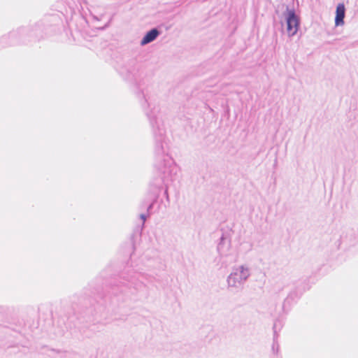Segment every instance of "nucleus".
I'll return each instance as SVG.
<instances>
[{
    "mask_svg": "<svg viewBox=\"0 0 358 358\" xmlns=\"http://www.w3.org/2000/svg\"><path fill=\"white\" fill-rule=\"evenodd\" d=\"M345 8L343 3H339L336 7L335 24L336 26H342L344 24Z\"/></svg>",
    "mask_w": 358,
    "mask_h": 358,
    "instance_id": "f03ea898",
    "label": "nucleus"
},
{
    "mask_svg": "<svg viewBox=\"0 0 358 358\" xmlns=\"http://www.w3.org/2000/svg\"><path fill=\"white\" fill-rule=\"evenodd\" d=\"M249 275V272L248 269L244 268L243 266L240 268V278L241 280H246V278Z\"/></svg>",
    "mask_w": 358,
    "mask_h": 358,
    "instance_id": "20e7f679",
    "label": "nucleus"
},
{
    "mask_svg": "<svg viewBox=\"0 0 358 358\" xmlns=\"http://www.w3.org/2000/svg\"><path fill=\"white\" fill-rule=\"evenodd\" d=\"M299 27V19L294 12L291 10L288 13L287 17V31L289 36H294L296 34Z\"/></svg>",
    "mask_w": 358,
    "mask_h": 358,
    "instance_id": "f257e3e1",
    "label": "nucleus"
},
{
    "mask_svg": "<svg viewBox=\"0 0 358 358\" xmlns=\"http://www.w3.org/2000/svg\"><path fill=\"white\" fill-rule=\"evenodd\" d=\"M238 275V274L237 272L231 273L229 278V283L232 284L234 285L235 283V280H236Z\"/></svg>",
    "mask_w": 358,
    "mask_h": 358,
    "instance_id": "39448f33",
    "label": "nucleus"
},
{
    "mask_svg": "<svg viewBox=\"0 0 358 358\" xmlns=\"http://www.w3.org/2000/svg\"><path fill=\"white\" fill-rule=\"evenodd\" d=\"M159 32L156 29H153L148 31L141 41L142 45H145L154 41L158 36Z\"/></svg>",
    "mask_w": 358,
    "mask_h": 358,
    "instance_id": "7ed1b4c3",
    "label": "nucleus"
}]
</instances>
